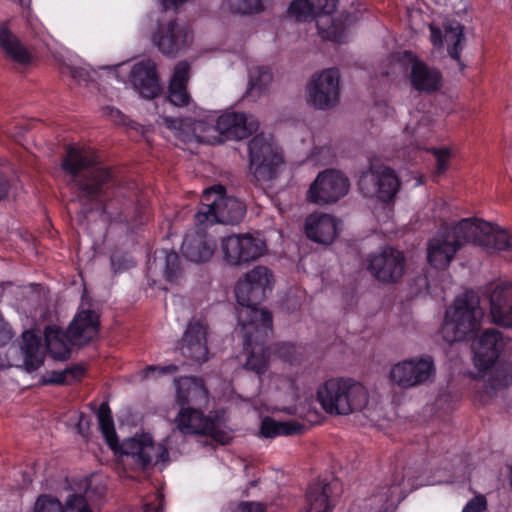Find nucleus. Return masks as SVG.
Wrapping results in <instances>:
<instances>
[{
	"label": "nucleus",
	"instance_id": "f257e3e1",
	"mask_svg": "<svg viewBox=\"0 0 512 512\" xmlns=\"http://www.w3.org/2000/svg\"><path fill=\"white\" fill-rule=\"evenodd\" d=\"M98 156L90 149L69 145L61 168L71 177L69 185L78 201L90 210H100L110 217L127 219L130 210L138 214L146 209L138 199L135 181L120 180L112 169L98 166Z\"/></svg>",
	"mask_w": 512,
	"mask_h": 512
},
{
	"label": "nucleus",
	"instance_id": "f03ea898",
	"mask_svg": "<svg viewBox=\"0 0 512 512\" xmlns=\"http://www.w3.org/2000/svg\"><path fill=\"white\" fill-rule=\"evenodd\" d=\"M477 237L489 252L506 251L512 260V233L483 220L465 218L454 223H443L428 241L429 264L436 269H445L460 248Z\"/></svg>",
	"mask_w": 512,
	"mask_h": 512
},
{
	"label": "nucleus",
	"instance_id": "7ed1b4c3",
	"mask_svg": "<svg viewBox=\"0 0 512 512\" xmlns=\"http://www.w3.org/2000/svg\"><path fill=\"white\" fill-rule=\"evenodd\" d=\"M99 315L91 309L76 313L67 330L57 325H47L44 329L45 348L49 355L59 361L71 356V347H83L92 342L99 333Z\"/></svg>",
	"mask_w": 512,
	"mask_h": 512
},
{
	"label": "nucleus",
	"instance_id": "20e7f679",
	"mask_svg": "<svg viewBox=\"0 0 512 512\" xmlns=\"http://www.w3.org/2000/svg\"><path fill=\"white\" fill-rule=\"evenodd\" d=\"M208 391L201 379L186 377L177 382L176 402L180 410L177 428L183 434L213 435L215 421L204 414L201 406L207 402Z\"/></svg>",
	"mask_w": 512,
	"mask_h": 512
},
{
	"label": "nucleus",
	"instance_id": "39448f33",
	"mask_svg": "<svg viewBox=\"0 0 512 512\" xmlns=\"http://www.w3.org/2000/svg\"><path fill=\"white\" fill-rule=\"evenodd\" d=\"M273 273L265 266H256L247 272L243 279H239L235 286L237 303L243 307L238 315L239 325H257L260 319L254 317L253 312L268 314L273 324L272 313L267 309H260V305L273 288Z\"/></svg>",
	"mask_w": 512,
	"mask_h": 512
},
{
	"label": "nucleus",
	"instance_id": "423d86ee",
	"mask_svg": "<svg viewBox=\"0 0 512 512\" xmlns=\"http://www.w3.org/2000/svg\"><path fill=\"white\" fill-rule=\"evenodd\" d=\"M246 214V205L239 199L226 195L223 186L206 189L201 203L194 216L195 225L199 229L219 224H239Z\"/></svg>",
	"mask_w": 512,
	"mask_h": 512
},
{
	"label": "nucleus",
	"instance_id": "0eeeda50",
	"mask_svg": "<svg viewBox=\"0 0 512 512\" xmlns=\"http://www.w3.org/2000/svg\"><path fill=\"white\" fill-rule=\"evenodd\" d=\"M482 310L477 297L466 292L458 296L452 310H447L441 328L442 338L447 343L465 341L480 327Z\"/></svg>",
	"mask_w": 512,
	"mask_h": 512
},
{
	"label": "nucleus",
	"instance_id": "6e6552de",
	"mask_svg": "<svg viewBox=\"0 0 512 512\" xmlns=\"http://www.w3.org/2000/svg\"><path fill=\"white\" fill-rule=\"evenodd\" d=\"M260 319L257 325H241L244 337V349L248 352L245 367L257 374L267 370L271 347L268 341L273 333V324L268 314L253 312Z\"/></svg>",
	"mask_w": 512,
	"mask_h": 512
},
{
	"label": "nucleus",
	"instance_id": "1a4fd4ad",
	"mask_svg": "<svg viewBox=\"0 0 512 512\" xmlns=\"http://www.w3.org/2000/svg\"><path fill=\"white\" fill-rule=\"evenodd\" d=\"M358 187L363 196L376 197L382 202L392 201L400 188V180L395 171L384 165H371L362 172Z\"/></svg>",
	"mask_w": 512,
	"mask_h": 512
},
{
	"label": "nucleus",
	"instance_id": "9d476101",
	"mask_svg": "<svg viewBox=\"0 0 512 512\" xmlns=\"http://www.w3.org/2000/svg\"><path fill=\"white\" fill-rule=\"evenodd\" d=\"M248 151L250 169L256 179L268 181L275 178L283 157L264 134H257L250 140Z\"/></svg>",
	"mask_w": 512,
	"mask_h": 512
},
{
	"label": "nucleus",
	"instance_id": "9b49d317",
	"mask_svg": "<svg viewBox=\"0 0 512 512\" xmlns=\"http://www.w3.org/2000/svg\"><path fill=\"white\" fill-rule=\"evenodd\" d=\"M121 454L141 470L169 459L167 448L162 444L154 443L149 434H141L124 440L121 445Z\"/></svg>",
	"mask_w": 512,
	"mask_h": 512
},
{
	"label": "nucleus",
	"instance_id": "f8f14e48",
	"mask_svg": "<svg viewBox=\"0 0 512 512\" xmlns=\"http://www.w3.org/2000/svg\"><path fill=\"white\" fill-rule=\"evenodd\" d=\"M349 179L340 171L326 169L320 172L307 191L308 202L316 205L336 203L349 190Z\"/></svg>",
	"mask_w": 512,
	"mask_h": 512
},
{
	"label": "nucleus",
	"instance_id": "ddd939ff",
	"mask_svg": "<svg viewBox=\"0 0 512 512\" xmlns=\"http://www.w3.org/2000/svg\"><path fill=\"white\" fill-rule=\"evenodd\" d=\"M342 494V484L332 475L319 476L311 481L306 490L308 506L298 512H332Z\"/></svg>",
	"mask_w": 512,
	"mask_h": 512
},
{
	"label": "nucleus",
	"instance_id": "4468645a",
	"mask_svg": "<svg viewBox=\"0 0 512 512\" xmlns=\"http://www.w3.org/2000/svg\"><path fill=\"white\" fill-rule=\"evenodd\" d=\"M340 72L337 68L323 70L307 86V100L317 109H330L339 101Z\"/></svg>",
	"mask_w": 512,
	"mask_h": 512
},
{
	"label": "nucleus",
	"instance_id": "2eb2a0df",
	"mask_svg": "<svg viewBox=\"0 0 512 512\" xmlns=\"http://www.w3.org/2000/svg\"><path fill=\"white\" fill-rule=\"evenodd\" d=\"M224 259L229 265L237 266L255 261L266 250L264 240L250 234L229 235L221 242Z\"/></svg>",
	"mask_w": 512,
	"mask_h": 512
},
{
	"label": "nucleus",
	"instance_id": "dca6fc26",
	"mask_svg": "<svg viewBox=\"0 0 512 512\" xmlns=\"http://www.w3.org/2000/svg\"><path fill=\"white\" fill-rule=\"evenodd\" d=\"M433 358L424 355L394 365L390 372L392 382L403 388H410L429 381L435 375Z\"/></svg>",
	"mask_w": 512,
	"mask_h": 512
},
{
	"label": "nucleus",
	"instance_id": "f3484780",
	"mask_svg": "<svg viewBox=\"0 0 512 512\" xmlns=\"http://www.w3.org/2000/svg\"><path fill=\"white\" fill-rule=\"evenodd\" d=\"M368 262V270L380 282L395 283L404 274V254L393 247H385L380 253L370 255Z\"/></svg>",
	"mask_w": 512,
	"mask_h": 512
},
{
	"label": "nucleus",
	"instance_id": "a211bd4d",
	"mask_svg": "<svg viewBox=\"0 0 512 512\" xmlns=\"http://www.w3.org/2000/svg\"><path fill=\"white\" fill-rule=\"evenodd\" d=\"M474 364L480 372H486L497 362L506 346L504 337L495 328L485 330L473 343Z\"/></svg>",
	"mask_w": 512,
	"mask_h": 512
},
{
	"label": "nucleus",
	"instance_id": "6ab92c4d",
	"mask_svg": "<svg viewBox=\"0 0 512 512\" xmlns=\"http://www.w3.org/2000/svg\"><path fill=\"white\" fill-rule=\"evenodd\" d=\"M208 326L201 319H192L179 343L181 354L198 363L208 360L209 349L207 346Z\"/></svg>",
	"mask_w": 512,
	"mask_h": 512
},
{
	"label": "nucleus",
	"instance_id": "aec40b11",
	"mask_svg": "<svg viewBox=\"0 0 512 512\" xmlns=\"http://www.w3.org/2000/svg\"><path fill=\"white\" fill-rule=\"evenodd\" d=\"M259 128L253 115L244 112L226 111L216 121L215 129L228 140L246 139Z\"/></svg>",
	"mask_w": 512,
	"mask_h": 512
},
{
	"label": "nucleus",
	"instance_id": "412c9836",
	"mask_svg": "<svg viewBox=\"0 0 512 512\" xmlns=\"http://www.w3.org/2000/svg\"><path fill=\"white\" fill-rule=\"evenodd\" d=\"M189 38L188 27L180 25L177 19H172L167 24L158 26L153 42L162 54L174 57L188 46Z\"/></svg>",
	"mask_w": 512,
	"mask_h": 512
},
{
	"label": "nucleus",
	"instance_id": "4be33fe9",
	"mask_svg": "<svg viewBox=\"0 0 512 512\" xmlns=\"http://www.w3.org/2000/svg\"><path fill=\"white\" fill-rule=\"evenodd\" d=\"M305 234L308 239L320 244H331L340 233V221L326 213H312L305 219Z\"/></svg>",
	"mask_w": 512,
	"mask_h": 512
},
{
	"label": "nucleus",
	"instance_id": "5701e85b",
	"mask_svg": "<svg viewBox=\"0 0 512 512\" xmlns=\"http://www.w3.org/2000/svg\"><path fill=\"white\" fill-rule=\"evenodd\" d=\"M131 81L139 94L146 99L156 98L162 91L157 68L152 61L135 64L131 71Z\"/></svg>",
	"mask_w": 512,
	"mask_h": 512
},
{
	"label": "nucleus",
	"instance_id": "b1692460",
	"mask_svg": "<svg viewBox=\"0 0 512 512\" xmlns=\"http://www.w3.org/2000/svg\"><path fill=\"white\" fill-rule=\"evenodd\" d=\"M405 55L413 58L410 71L412 87L419 92L433 93L438 91L442 85L441 72L417 59L410 51H406Z\"/></svg>",
	"mask_w": 512,
	"mask_h": 512
},
{
	"label": "nucleus",
	"instance_id": "393cba45",
	"mask_svg": "<svg viewBox=\"0 0 512 512\" xmlns=\"http://www.w3.org/2000/svg\"><path fill=\"white\" fill-rule=\"evenodd\" d=\"M344 390L339 378H330L326 380L317 390V400L323 410L330 415H349L351 414L348 402L342 398Z\"/></svg>",
	"mask_w": 512,
	"mask_h": 512
},
{
	"label": "nucleus",
	"instance_id": "a878e982",
	"mask_svg": "<svg viewBox=\"0 0 512 512\" xmlns=\"http://www.w3.org/2000/svg\"><path fill=\"white\" fill-rule=\"evenodd\" d=\"M187 234L182 243V253L185 258L194 263L207 262L214 254L215 240L201 231Z\"/></svg>",
	"mask_w": 512,
	"mask_h": 512
},
{
	"label": "nucleus",
	"instance_id": "bb28decb",
	"mask_svg": "<svg viewBox=\"0 0 512 512\" xmlns=\"http://www.w3.org/2000/svg\"><path fill=\"white\" fill-rule=\"evenodd\" d=\"M490 313L493 322L512 327V284L497 285L490 296Z\"/></svg>",
	"mask_w": 512,
	"mask_h": 512
},
{
	"label": "nucleus",
	"instance_id": "cd10ccee",
	"mask_svg": "<svg viewBox=\"0 0 512 512\" xmlns=\"http://www.w3.org/2000/svg\"><path fill=\"white\" fill-rule=\"evenodd\" d=\"M410 479L406 481L404 470L395 469L389 481L378 487V491L373 495L374 499L381 503V508L387 509L389 505L402 501L407 493L412 489Z\"/></svg>",
	"mask_w": 512,
	"mask_h": 512
},
{
	"label": "nucleus",
	"instance_id": "c85d7f7f",
	"mask_svg": "<svg viewBox=\"0 0 512 512\" xmlns=\"http://www.w3.org/2000/svg\"><path fill=\"white\" fill-rule=\"evenodd\" d=\"M189 73L190 65L186 61H180L174 68L168 86V95L165 100L175 107L188 106L192 101L191 95L187 90Z\"/></svg>",
	"mask_w": 512,
	"mask_h": 512
},
{
	"label": "nucleus",
	"instance_id": "c756f323",
	"mask_svg": "<svg viewBox=\"0 0 512 512\" xmlns=\"http://www.w3.org/2000/svg\"><path fill=\"white\" fill-rule=\"evenodd\" d=\"M34 512H93L82 494L68 495L65 505L50 495H40L35 503Z\"/></svg>",
	"mask_w": 512,
	"mask_h": 512
},
{
	"label": "nucleus",
	"instance_id": "7c9ffc66",
	"mask_svg": "<svg viewBox=\"0 0 512 512\" xmlns=\"http://www.w3.org/2000/svg\"><path fill=\"white\" fill-rule=\"evenodd\" d=\"M0 48L7 59L19 65L26 66L32 63L31 52L4 24L0 25Z\"/></svg>",
	"mask_w": 512,
	"mask_h": 512
},
{
	"label": "nucleus",
	"instance_id": "2f4dec72",
	"mask_svg": "<svg viewBox=\"0 0 512 512\" xmlns=\"http://www.w3.org/2000/svg\"><path fill=\"white\" fill-rule=\"evenodd\" d=\"M337 7V0H293L288 12L297 19H307L321 15L330 16Z\"/></svg>",
	"mask_w": 512,
	"mask_h": 512
},
{
	"label": "nucleus",
	"instance_id": "473e14b6",
	"mask_svg": "<svg viewBox=\"0 0 512 512\" xmlns=\"http://www.w3.org/2000/svg\"><path fill=\"white\" fill-rule=\"evenodd\" d=\"M23 355V365L27 372H34L44 363L42 339L32 331H25L20 346Z\"/></svg>",
	"mask_w": 512,
	"mask_h": 512
},
{
	"label": "nucleus",
	"instance_id": "72a5a7b5",
	"mask_svg": "<svg viewBox=\"0 0 512 512\" xmlns=\"http://www.w3.org/2000/svg\"><path fill=\"white\" fill-rule=\"evenodd\" d=\"M150 265L160 266L163 268L166 281L173 283L177 281L183 274V267L180 256L174 250L157 249L154 252Z\"/></svg>",
	"mask_w": 512,
	"mask_h": 512
},
{
	"label": "nucleus",
	"instance_id": "f704fd0d",
	"mask_svg": "<svg viewBox=\"0 0 512 512\" xmlns=\"http://www.w3.org/2000/svg\"><path fill=\"white\" fill-rule=\"evenodd\" d=\"M339 380L344 390L342 398H344V401L348 402L351 413L362 411L369 401V394L366 387L352 378L340 377Z\"/></svg>",
	"mask_w": 512,
	"mask_h": 512
},
{
	"label": "nucleus",
	"instance_id": "c9c22d12",
	"mask_svg": "<svg viewBox=\"0 0 512 512\" xmlns=\"http://www.w3.org/2000/svg\"><path fill=\"white\" fill-rule=\"evenodd\" d=\"M305 430V425L297 420L276 421L272 417H265L260 426V433L265 438L277 436L299 435Z\"/></svg>",
	"mask_w": 512,
	"mask_h": 512
},
{
	"label": "nucleus",
	"instance_id": "e433bc0d",
	"mask_svg": "<svg viewBox=\"0 0 512 512\" xmlns=\"http://www.w3.org/2000/svg\"><path fill=\"white\" fill-rule=\"evenodd\" d=\"M444 42L447 43V51L449 56L460 63V55L465 39L464 28L459 23H449L444 26Z\"/></svg>",
	"mask_w": 512,
	"mask_h": 512
},
{
	"label": "nucleus",
	"instance_id": "4c0bfd02",
	"mask_svg": "<svg viewBox=\"0 0 512 512\" xmlns=\"http://www.w3.org/2000/svg\"><path fill=\"white\" fill-rule=\"evenodd\" d=\"M163 124L170 130H175L176 135L182 137L184 141H190L196 136L197 126L203 124L202 121H192L191 119L173 118L169 116L162 117Z\"/></svg>",
	"mask_w": 512,
	"mask_h": 512
},
{
	"label": "nucleus",
	"instance_id": "58836bf2",
	"mask_svg": "<svg viewBox=\"0 0 512 512\" xmlns=\"http://www.w3.org/2000/svg\"><path fill=\"white\" fill-rule=\"evenodd\" d=\"M273 79L272 70L267 66H258L249 71V93L258 95L265 92Z\"/></svg>",
	"mask_w": 512,
	"mask_h": 512
},
{
	"label": "nucleus",
	"instance_id": "ea45409f",
	"mask_svg": "<svg viewBox=\"0 0 512 512\" xmlns=\"http://www.w3.org/2000/svg\"><path fill=\"white\" fill-rule=\"evenodd\" d=\"M99 428L109 445L117 441L114 420L108 402H102L97 410Z\"/></svg>",
	"mask_w": 512,
	"mask_h": 512
},
{
	"label": "nucleus",
	"instance_id": "a19ab883",
	"mask_svg": "<svg viewBox=\"0 0 512 512\" xmlns=\"http://www.w3.org/2000/svg\"><path fill=\"white\" fill-rule=\"evenodd\" d=\"M274 354L284 362L296 364L301 359L298 347L290 342H278L274 344Z\"/></svg>",
	"mask_w": 512,
	"mask_h": 512
},
{
	"label": "nucleus",
	"instance_id": "79ce46f5",
	"mask_svg": "<svg viewBox=\"0 0 512 512\" xmlns=\"http://www.w3.org/2000/svg\"><path fill=\"white\" fill-rule=\"evenodd\" d=\"M111 269L114 274L124 272L135 266L133 258L128 253L114 252L110 257Z\"/></svg>",
	"mask_w": 512,
	"mask_h": 512
},
{
	"label": "nucleus",
	"instance_id": "37998d69",
	"mask_svg": "<svg viewBox=\"0 0 512 512\" xmlns=\"http://www.w3.org/2000/svg\"><path fill=\"white\" fill-rule=\"evenodd\" d=\"M429 152L432 153L436 159L437 175L444 174L449 168L450 158H451V150L447 147H440V148H431L429 150Z\"/></svg>",
	"mask_w": 512,
	"mask_h": 512
},
{
	"label": "nucleus",
	"instance_id": "c03bdc74",
	"mask_svg": "<svg viewBox=\"0 0 512 512\" xmlns=\"http://www.w3.org/2000/svg\"><path fill=\"white\" fill-rule=\"evenodd\" d=\"M320 34L333 42L341 43L344 38V27L336 19L331 18V25L326 31L320 28Z\"/></svg>",
	"mask_w": 512,
	"mask_h": 512
},
{
	"label": "nucleus",
	"instance_id": "a18cd8bd",
	"mask_svg": "<svg viewBox=\"0 0 512 512\" xmlns=\"http://www.w3.org/2000/svg\"><path fill=\"white\" fill-rule=\"evenodd\" d=\"M104 111L105 114L108 115L110 119L117 125H123L133 129H135L137 126L136 122L129 120L124 113L115 107L107 106Z\"/></svg>",
	"mask_w": 512,
	"mask_h": 512
},
{
	"label": "nucleus",
	"instance_id": "49530a36",
	"mask_svg": "<svg viewBox=\"0 0 512 512\" xmlns=\"http://www.w3.org/2000/svg\"><path fill=\"white\" fill-rule=\"evenodd\" d=\"M486 509V497L483 494H477L466 503L462 512H484Z\"/></svg>",
	"mask_w": 512,
	"mask_h": 512
},
{
	"label": "nucleus",
	"instance_id": "de8ad7c7",
	"mask_svg": "<svg viewBox=\"0 0 512 512\" xmlns=\"http://www.w3.org/2000/svg\"><path fill=\"white\" fill-rule=\"evenodd\" d=\"M496 386L506 387L512 384V364H507L495 371Z\"/></svg>",
	"mask_w": 512,
	"mask_h": 512
},
{
	"label": "nucleus",
	"instance_id": "09e8293b",
	"mask_svg": "<svg viewBox=\"0 0 512 512\" xmlns=\"http://www.w3.org/2000/svg\"><path fill=\"white\" fill-rule=\"evenodd\" d=\"M41 385H68L70 381L67 379L63 371H52L49 376H43L40 379Z\"/></svg>",
	"mask_w": 512,
	"mask_h": 512
},
{
	"label": "nucleus",
	"instance_id": "8fccbe9b",
	"mask_svg": "<svg viewBox=\"0 0 512 512\" xmlns=\"http://www.w3.org/2000/svg\"><path fill=\"white\" fill-rule=\"evenodd\" d=\"M64 373L71 384L72 382L80 381L84 377L86 369L81 364H74L71 367L66 368Z\"/></svg>",
	"mask_w": 512,
	"mask_h": 512
},
{
	"label": "nucleus",
	"instance_id": "3c124183",
	"mask_svg": "<svg viewBox=\"0 0 512 512\" xmlns=\"http://www.w3.org/2000/svg\"><path fill=\"white\" fill-rule=\"evenodd\" d=\"M233 512H266V507L259 502H241Z\"/></svg>",
	"mask_w": 512,
	"mask_h": 512
},
{
	"label": "nucleus",
	"instance_id": "603ef678",
	"mask_svg": "<svg viewBox=\"0 0 512 512\" xmlns=\"http://www.w3.org/2000/svg\"><path fill=\"white\" fill-rule=\"evenodd\" d=\"M430 41L434 48L440 49L444 44V34L442 30L434 24L429 26Z\"/></svg>",
	"mask_w": 512,
	"mask_h": 512
},
{
	"label": "nucleus",
	"instance_id": "864d4df0",
	"mask_svg": "<svg viewBox=\"0 0 512 512\" xmlns=\"http://www.w3.org/2000/svg\"><path fill=\"white\" fill-rule=\"evenodd\" d=\"M11 189V181L6 173L0 170V201L4 200Z\"/></svg>",
	"mask_w": 512,
	"mask_h": 512
},
{
	"label": "nucleus",
	"instance_id": "5fc2aeb1",
	"mask_svg": "<svg viewBox=\"0 0 512 512\" xmlns=\"http://www.w3.org/2000/svg\"><path fill=\"white\" fill-rule=\"evenodd\" d=\"M70 75L73 79L84 82H87L90 77L89 73L85 69L78 67H71Z\"/></svg>",
	"mask_w": 512,
	"mask_h": 512
},
{
	"label": "nucleus",
	"instance_id": "6e6d98bb",
	"mask_svg": "<svg viewBox=\"0 0 512 512\" xmlns=\"http://www.w3.org/2000/svg\"><path fill=\"white\" fill-rule=\"evenodd\" d=\"M188 0H162V4L165 10L172 7H178L179 5L187 2Z\"/></svg>",
	"mask_w": 512,
	"mask_h": 512
},
{
	"label": "nucleus",
	"instance_id": "4d7b16f0",
	"mask_svg": "<svg viewBox=\"0 0 512 512\" xmlns=\"http://www.w3.org/2000/svg\"><path fill=\"white\" fill-rule=\"evenodd\" d=\"M161 512L162 511V506L161 505H157L155 507H153L152 504H145L144 506V512Z\"/></svg>",
	"mask_w": 512,
	"mask_h": 512
},
{
	"label": "nucleus",
	"instance_id": "13d9d810",
	"mask_svg": "<svg viewBox=\"0 0 512 512\" xmlns=\"http://www.w3.org/2000/svg\"><path fill=\"white\" fill-rule=\"evenodd\" d=\"M160 370H161L162 374H165L170 371H176L177 367L175 365H170V366L162 367V368H160Z\"/></svg>",
	"mask_w": 512,
	"mask_h": 512
},
{
	"label": "nucleus",
	"instance_id": "bf43d9fd",
	"mask_svg": "<svg viewBox=\"0 0 512 512\" xmlns=\"http://www.w3.org/2000/svg\"><path fill=\"white\" fill-rule=\"evenodd\" d=\"M157 369H158V367H156V366H148L146 368L147 375L149 374V372L155 371Z\"/></svg>",
	"mask_w": 512,
	"mask_h": 512
},
{
	"label": "nucleus",
	"instance_id": "052dcab7",
	"mask_svg": "<svg viewBox=\"0 0 512 512\" xmlns=\"http://www.w3.org/2000/svg\"><path fill=\"white\" fill-rule=\"evenodd\" d=\"M26 2H30V0H20L21 5H24Z\"/></svg>",
	"mask_w": 512,
	"mask_h": 512
},
{
	"label": "nucleus",
	"instance_id": "680f3d73",
	"mask_svg": "<svg viewBox=\"0 0 512 512\" xmlns=\"http://www.w3.org/2000/svg\"><path fill=\"white\" fill-rule=\"evenodd\" d=\"M5 367V364L0 362V369H3Z\"/></svg>",
	"mask_w": 512,
	"mask_h": 512
},
{
	"label": "nucleus",
	"instance_id": "e2e57ef3",
	"mask_svg": "<svg viewBox=\"0 0 512 512\" xmlns=\"http://www.w3.org/2000/svg\"><path fill=\"white\" fill-rule=\"evenodd\" d=\"M510 483H511V486H512V469H511V478H510Z\"/></svg>",
	"mask_w": 512,
	"mask_h": 512
}]
</instances>
